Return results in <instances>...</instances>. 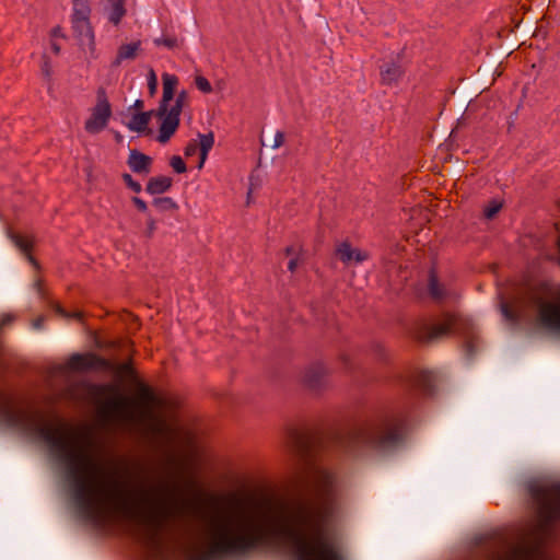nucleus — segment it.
Masks as SVG:
<instances>
[{
    "mask_svg": "<svg viewBox=\"0 0 560 560\" xmlns=\"http://www.w3.org/2000/svg\"><path fill=\"white\" fill-rule=\"evenodd\" d=\"M148 88L151 95H153L156 92L158 78L153 69H150L148 73Z\"/></svg>",
    "mask_w": 560,
    "mask_h": 560,
    "instance_id": "31",
    "label": "nucleus"
},
{
    "mask_svg": "<svg viewBox=\"0 0 560 560\" xmlns=\"http://www.w3.org/2000/svg\"><path fill=\"white\" fill-rule=\"evenodd\" d=\"M67 368L71 371L85 372L91 370H106L109 368L107 360L94 353H75L67 361Z\"/></svg>",
    "mask_w": 560,
    "mask_h": 560,
    "instance_id": "11",
    "label": "nucleus"
},
{
    "mask_svg": "<svg viewBox=\"0 0 560 560\" xmlns=\"http://www.w3.org/2000/svg\"><path fill=\"white\" fill-rule=\"evenodd\" d=\"M13 320H14V316L13 315H11V314L2 315L1 320H0V330L3 327L10 325Z\"/></svg>",
    "mask_w": 560,
    "mask_h": 560,
    "instance_id": "37",
    "label": "nucleus"
},
{
    "mask_svg": "<svg viewBox=\"0 0 560 560\" xmlns=\"http://www.w3.org/2000/svg\"><path fill=\"white\" fill-rule=\"evenodd\" d=\"M155 46H164L168 49L177 48L179 45V42L176 36H164L160 38L154 39Z\"/></svg>",
    "mask_w": 560,
    "mask_h": 560,
    "instance_id": "26",
    "label": "nucleus"
},
{
    "mask_svg": "<svg viewBox=\"0 0 560 560\" xmlns=\"http://www.w3.org/2000/svg\"><path fill=\"white\" fill-rule=\"evenodd\" d=\"M108 4L105 5L104 11L109 23L118 26L121 20L125 18L126 0H107Z\"/></svg>",
    "mask_w": 560,
    "mask_h": 560,
    "instance_id": "18",
    "label": "nucleus"
},
{
    "mask_svg": "<svg viewBox=\"0 0 560 560\" xmlns=\"http://www.w3.org/2000/svg\"><path fill=\"white\" fill-rule=\"evenodd\" d=\"M428 291L430 296L436 302L457 296L456 291L452 287H447L439 281L433 270L429 275Z\"/></svg>",
    "mask_w": 560,
    "mask_h": 560,
    "instance_id": "16",
    "label": "nucleus"
},
{
    "mask_svg": "<svg viewBox=\"0 0 560 560\" xmlns=\"http://www.w3.org/2000/svg\"><path fill=\"white\" fill-rule=\"evenodd\" d=\"M96 392L98 394H105V393H108V392H115V387L113 385H100V386H96L95 387Z\"/></svg>",
    "mask_w": 560,
    "mask_h": 560,
    "instance_id": "39",
    "label": "nucleus"
},
{
    "mask_svg": "<svg viewBox=\"0 0 560 560\" xmlns=\"http://www.w3.org/2000/svg\"><path fill=\"white\" fill-rule=\"evenodd\" d=\"M110 116L112 108L105 93H98L96 105L93 107L90 118L85 121V130L92 135L101 132L107 126Z\"/></svg>",
    "mask_w": 560,
    "mask_h": 560,
    "instance_id": "10",
    "label": "nucleus"
},
{
    "mask_svg": "<svg viewBox=\"0 0 560 560\" xmlns=\"http://www.w3.org/2000/svg\"><path fill=\"white\" fill-rule=\"evenodd\" d=\"M405 425L402 420L392 418L378 424L361 428L353 432L350 443L353 447L387 451L402 440Z\"/></svg>",
    "mask_w": 560,
    "mask_h": 560,
    "instance_id": "4",
    "label": "nucleus"
},
{
    "mask_svg": "<svg viewBox=\"0 0 560 560\" xmlns=\"http://www.w3.org/2000/svg\"><path fill=\"white\" fill-rule=\"evenodd\" d=\"M117 370L120 374L130 375V376L133 375V369H132V365L130 362H125V363L119 364Z\"/></svg>",
    "mask_w": 560,
    "mask_h": 560,
    "instance_id": "33",
    "label": "nucleus"
},
{
    "mask_svg": "<svg viewBox=\"0 0 560 560\" xmlns=\"http://www.w3.org/2000/svg\"><path fill=\"white\" fill-rule=\"evenodd\" d=\"M130 398L118 396L105 401L101 407V415L107 420H118L135 425V413Z\"/></svg>",
    "mask_w": 560,
    "mask_h": 560,
    "instance_id": "8",
    "label": "nucleus"
},
{
    "mask_svg": "<svg viewBox=\"0 0 560 560\" xmlns=\"http://www.w3.org/2000/svg\"><path fill=\"white\" fill-rule=\"evenodd\" d=\"M502 312H503V314H504L506 317H510V311H509V308H508V306H506V305H503V306H502Z\"/></svg>",
    "mask_w": 560,
    "mask_h": 560,
    "instance_id": "45",
    "label": "nucleus"
},
{
    "mask_svg": "<svg viewBox=\"0 0 560 560\" xmlns=\"http://www.w3.org/2000/svg\"><path fill=\"white\" fill-rule=\"evenodd\" d=\"M171 166L173 167V170L178 173V174H182V173H185L186 172V164L185 162L183 161V159L178 155H174L172 159H171Z\"/></svg>",
    "mask_w": 560,
    "mask_h": 560,
    "instance_id": "28",
    "label": "nucleus"
},
{
    "mask_svg": "<svg viewBox=\"0 0 560 560\" xmlns=\"http://www.w3.org/2000/svg\"><path fill=\"white\" fill-rule=\"evenodd\" d=\"M42 70L46 74V77L50 75V66H49V62L47 60L44 61Z\"/></svg>",
    "mask_w": 560,
    "mask_h": 560,
    "instance_id": "41",
    "label": "nucleus"
},
{
    "mask_svg": "<svg viewBox=\"0 0 560 560\" xmlns=\"http://www.w3.org/2000/svg\"><path fill=\"white\" fill-rule=\"evenodd\" d=\"M152 112H143L140 114H135L129 122L127 124V127L131 131L136 132H142L147 129L150 118H151Z\"/></svg>",
    "mask_w": 560,
    "mask_h": 560,
    "instance_id": "24",
    "label": "nucleus"
},
{
    "mask_svg": "<svg viewBox=\"0 0 560 560\" xmlns=\"http://www.w3.org/2000/svg\"><path fill=\"white\" fill-rule=\"evenodd\" d=\"M404 70L400 65L396 62L386 63L381 69V80L384 84H393L398 82V80L402 77Z\"/></svg>",
    "mask_w": 560,
    "mask_h": 560,
    "instance_id": "20",
    "label": "nucleus"
},
{
    "mask_svg": "<svg viewBox=\"0 0 560 560\" xmlns=\"http://www.w3.org/2000/svg\"><path fill=\"white\" fill-rule=\"evenodd\" d=\"M153 203L161 210V211H168V210H175L177 209L176 202L171 197H160L155 198Z\"/></svg>",
    "mask_w": 560,
    "mask_h": 560,
    "instance_id": "25",
    "label": "nucleus"
},
{
    "mask_svg": "<svg viewBox=\"0 0 560 560\" xmlns=\"http://www.w3.org/2000/svg\"><path fill=\"white\" fill-rule=\"evenodd\" d=\"M131 401L135 402L131 405L135 413V425L154 435L166 431V423L155 416L154 408L159 405V399L150 387L139 383L137 398L131 399Z\"/></svg>",
    "mask_w": 560,
    "mask_h": 560,
    "instance_id": "5",
    "label": "nucleus"
},
{
    "mask_svg": "<svg viewBox=\"0 0 560 560\" xmlns=\"http://www.w3.org/2000/svg\"><path fill=\"white\" fill-rule=\"evenodd\" d=\"M462 324L463 318L458 315L446 314L441 322L424 326L417 337L424 342L435 341L458 331Z\"/></svg>",
    "mask_w": 560,
    "mask_h": 560,
    "instance_id": "7",
    "label": "nucleus"
},
{
    "mask_svg": "<svg viewBox=\"0 0 560 560\" xmlns=\"http://www.w3.org/2000/svg\"><path fill=\"white\" fill-rule=\"evenodd\" d=\"M502 205L498 201L490 202L489 206L485 208V217L487 219H492L501 209Z\"/></svg>",
    "mask_w": 560,
    "mask_h": 560,
    "instance_id": "30",
    "label": "nucleus"
},
{
    "mask_svg": "<svg viewBox=\"0 0 560 560\" xmlns=\"http://www.w3.org/2000/svg\"><path fill=\"white\" fill-rule=\"evenodd\" d=\"M122 179L132 191L138 194L142 190L140 183L136 182L130 174H122Z\"/></svg>",
    "mask_w": 560,
    "mask_h": 560,
    "instance_id": "29",
    "label": "nucleus"
},
{
    "mask_svg": "<svg viewBox=\"0 0 560 560\" xmlns=\"http://www.w3.org/2000/svg\"><path fill=\"white\" fill-rule=\"evenodd\" d=\"M74 1H75L74 3L88 2V0H74Z\"/></svg>",
    "mask_w": 560,
    "mask_h": 560,
    "instance_id": "47",
    "label": "nucleus"
},
{
    "mask_svg": "<svg viewBox=\"0 0 560 560\" xmlns=\"http://www.w3.org/2000/svg\"><path fill=\"white\" fill-rule=\"evenodd\" d=\"M532 493L537 505L539 532L511 547L499 560H553L545 548L542 534L551 523L560 520V485L534 488Z\"/></svg>",
    "mask_w": 560,
    "mask_h": 560,
    "instance_id": "3",
    "label": "nucleus"
},
{
    "mask_svg": "<svg viewBox=\"0 0 560 560\" xmlns=\"http://www.w3.org/2000/svg\"><path fill=\"white\" fill-rule=\"evenodd\" d=\"M540 324L549 330L560 332V303L544 302L539 306Z\"/></svg>",
    "mask_w": 560,
    "mask_h": 560,
    "instance_id": "13",
    "label": "nucleus"
},
{
    "mask_svg": "<svg viewBox=\"0 0 560 560\" xmlns=\"http://www.w3.org/2000/svg\"><path fill=\"white\" fill-rule=\"evenodd\" d=\"M50 47H51V50H52L56 55H58V54L60 52V46H59L57 43H54V42H52V43H51V45H50Z\"/></svg>",
    "mask_w": 560,
    "mask_h": 560,
    "instance_id": "43",
    "label": "nucleus"
},
{
    "mask_svg": "<svg viewBox=\"0 0 560 560\" xmlns=\"http://www.w3.org/2000/svg\"><path fill=\"white\" fill-rule=\"evenodd\" d=\"M44 325V317H38L33 322V327L36 329H40Z\"/></svg>",
    "mask_w": 560,
    "mask_h": 560,
    "instance_id": "40",
    "label": "nucleus"
},
{
    "mask_svg": "<svg viewBox=\"0 0 560 560\" xmlns=\"http://www.w3.org/2000/svg\"><path fill=\"white\" fill-rule=\"evenodd\" d=\"M136 108H141L143 106V102L141 100H137L133 104Z\"/></svg>",
    "mask_w": 560,
    "mask_h": 560,
    "instance_id": "44",
    "label": "nucleus"
},
{
    "mask_svg": "<svg viewBox=\"0 0 560 560\" xmlns=\"http://www.w3.org/2000/svg\"><path fill=\"white\" fill-rule=\"evenodd\" d=\"M156 230V223H155V220L151 217L148 218V221H147V230H145V235L148 237H152L154 232Z\"/></svg>",
    "mask_w": 560,
    "mask_h": 560,
    "instance_id": "34",
    "label": "nucleus"
},
{
    "mask_svg": "<svg viewBox=\"0 0 560 560\" xmlns=\"http://www.w3.org/2000/svg\"><path fill=\"white\" fill-rule=\"evenodd\" d=\"M187 100L186 91H182L176 96L174 104L170 106L164 119L161 122L158 141L166 143L171 137L175 133L179 126V116L183 110V106Z\"/></svg>",
    "mask_w": 560,
    "mask_h": 560,
    "instance_id": "9",
    "label": "nucleus"
},
{
    "mask_svg": "<svg viewBox=\"0 0 560 560\" xmlns=\"http://www.w3.org/2000/svg\"><path fill=\"white\" fill-rule=\"evenodd\" d=\"M141 42L137 40L130 44L121 45L118 48L113 66L118 67L124 60L135 59L140 50Z\"/></svg>",
    "mask_w": 560,
    "mask_h": 560,
    "instance_id": "21",
    "label": "nucleus"
},
{
    "mask_svg": "<svg viewBox=\"0 0 560 560\" xmlns=\"http://www.w3.org/2000/svg\"><path fill=\"white\" fill-rule=\"evenodd\" d=\"M284 143V133L277 131L273 138L272 149H278Z\"/></svg>",
    "mask_w": 560,
    "mask_h": 560,
    "instance_id": "35",
    "label": "nucleus"
},
{
    "mask_svg": "<svg viewBox=\"0 0 560 560\" xmlns=\"http://www.w3.org/2000/svg\"><path fill=\"white\" fill-rule=\"evenodd\" d=\"M311 495L288 504L234 505L205 523L206 558H242L284 540L295 560H343L337 539L341 501L331 471L316 467L307 477Z\"/></svg>",
    "mask_w": 560,
    "mask_h": 560,
    "instance_id": "1",
    "label": "nucleus"
},
{
    "mask_svg": "<svg viewBox=\"0 0 560 560\" xmlns=\"http://www.w3.org/2000/svg\"><path fill=\"white\" fill-rule=\"evenodd\" d=\"M0 421L13 427H34L51 451L59 455L66 465L74 501L86 520L98 522L110 512H121L141 525L137 540L151 553H162L163 528L190 508V500L179 495L175 487L159 483L124 492L117 480L100 478L101 466L91 455L93 443L86 431L61 422L40 423L38 413L18 408L2 393Z\"/></svg>",
    "mask_w": 560,
    "mask_h": 560,
    "instance_id": "2",
    "label": "nucleus"
},
{
    "mask_svg": "<svg viewBox=\"0 0 560 560\" xmlns=\"http://www.w3.org/2000/svg\"><path fill=\"white\" fill-rule=\"evenodd\" d=\"M55 311L57 314L68 319L74 318L80 320L82 318V314L80 312L69 313L66 310H63L60 305H56Z\"/></svg>",
    "mask_w": 560,
    "mask_h": 560,
    "instance_id": "32",
    "label": "nucleus"
},
{
    "mask_svg": "<svg viewBox=\"0 0 560 560\" xmlns=\"http://www.w3.org/2000/svg\"><path fill=\"white\" fill-rule=\"evenodd\" d=\"M196 86L203 93H210L212 91V86L209 80L202 75H198L195 80Z\"/></svg>",
    "mask_w": 560,
    "mask_h": 560,
    "instance_id": "27",
    "label": "nucleus"
},
{
    "mask_svg": "<svg viewBox=\"0 0 560 560\" xmlns=\"http://www.w3.org/2000/svg\"><path fill=\"white\" fill-rule=\"evenodd\" d=\"M432 378V372L423 371L420 374V383L423 387H427V382H429Z\"/></svg>",
    "mask_w": 560,
    "mask_h": 560,
    "instance_id": "38",
    "label": "nucleus"
},
{
    "mask_svg": "<svg viewBox=\"0 0 560 560\" xmlns=\"http://www.w3.org/2000/svg\"><path fill=\"white\" fill-rule=\"evenodd\" d=\"M132 202L137 207V209L141 212H145L148 210V206L144 200L139 197H132Z\"/></svg>",
    "mask_w": 560,
    "mask_h": 560,
    "instance_id": "36",
    "label": "nucleus"
},
{
    "mask_svg": "<svg viewBox=\"0 0 560 560\" xmlns=\"http://www.w3.org/2000/svg\"><path fill=\"white\" fill-rule=\"evenodd\" d=\"M172 186V178L167 176L151 177L147 184V192L150 195H160L167 191Z\"/></svg>",
    "mask_w": 560,
    "mask_h": 560,
    "instance_id": "23",
    "label": "nucleus"
},
{
    "mask_svg": "<svg viewBox=\"0 0 560 560\" xmlns=\"http://www.w3.org/2000/svg\"><path fill=\"white\" fill-rule=\"evenodd\" d=\"M163 80V95L160 103V106L156 110V116L161 118V120L164 119L168 108H170V102L173 101L175 95V89L178 83V79L174 74L164 73L162 75Z\"/></svg>",
    "mask_w": 560,
    "mask_h": 560,
    "instance_id": "14",
    "label": "nucleus"
},
{
    "mask_svg": "<svg viewBox=\"0 0 560 560\" xmlns=\"http://www.w3.org/2000/svg\"><path fill=\"white\" fill-rule=\"evenodd\" d=\"M298 266V260L295 258H292L288 264V269L293 272Z\"/></svg>",
    "mask_w": 560,
    "mask_h": 560,
    "instance_id": "42",
    "label": "nucleus"
},
{
    "mask_svg": "<svg viewBox=\"0 0 560 560\" xmlns=\"http://www.w3.org/2000/svg\"><path fill=\"white\" fill-rule=\"evenodd\" d=\"M91 8L88 2L74 3L71 16L72 30L82 45L93 48L95 45V35L90 22Z\"/></svg>",
    "mask_w": 560,
    "mask_h": 560,
    "instance_id": "6",
    "label": "nucleus"
},
{
    "mask_svg": "<svg viewBox=\"0 0 560 560\" xmlns=\"http://www.w3.org/2000/svg\"><path fill=\"white\" fill-rule=\"evenodd\" d=\"M214 144V135L212 131L208 133H198V141L191 140L185 148V155L187 158L195 155L199 152L198 168H202L207 161L208 153Z\"/></svg>",
    "mask_w": 560,
    "mask_h": 560,
    "instance_id": "12",
    "label": "nucleus"
},
{
    "mask_svg": "<svg viewBox=\"0 0 560 560\" xmlns=\"http://www.w3.org/2000/svg\"><path fill=\"white\" fill-rule=\"evenodd\" d=\"M285 253H287V255H291L293 253V248L287 247Z\"/></svg>",
    "mask_w": 560,
    "mask_h": 560,
    "instance_id": "46",
    "label": "nucleus"
},
{
    "mask_svg": "<svg viewBox=\"0 0 560 560\" xmlns=\"http://www.w3.org/2000/svg\"><path fill=\"white\" fill-rule=\"evenodd\" d=\"M336 255L340 261L347 266L352 264H361L369 259L368 252L354 248L348 242H342L336 247Z\"/></svg>",
    "mask_w": 560,
    "mask_h": 560,
    "instance_id": "15",
    "label": "nucleus"
},
{
    "mask_svg": "<svg viewBox=\"0 0 560 560\" xmlns=\"http://www.w3.org/2000/svg\"><path fill=\"white\" fill-rule=\"evenodd\" d=\"M127 163L132 172L138 174H148L150 172L152 159L137 150H131Z\"/></svg>",
    "mask_w": 560,
    "mask_h": 560,
    "instance_id": "19",
    "label": "nucleus"
},
{
    "mask_svg": "<svg viewBox=\"0 0 560 560\" xmlns=\"http://www.w3.org/2000/svg\"><path fill=\"white\" fill-rule=\"evenodd\" d=\"M8 237L13 243V245L25 255L27 261L32 264L35 268H38V264L36 259L32 256L31 252L34 245V240L28 235H21L19 233L9 231Z\"/></svg>",
    "mask_w": 560,
    "mask_h": 560,
    "instance_id": "17",
    "label": "nucleus"
},
{
    "mask_svg": "<svg viewBox=\"0 0 560 560\" xmlns=\"http://www.w3.org/2000/svg\"><path fill=\"white\" fill-rule=\"evenodd\" d=\"M326 373V369L323 365L311 366L304 373V383L311 388H317L322 385Z\"/></svg>",
    "mask_w": 560,
    "mask_h": 560,
    "instance_id": "22",
    "label": "nucleus"
}]
</instances>
